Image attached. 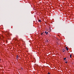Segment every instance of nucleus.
<instances>
[{"label": "nucleus", "mask_w": 74, "mask_h": 74, "mask_svg": "<svg viewBox=\"0 0 74 74\" xmlns=\"http://www.w3.org/2000/svg\"><path fill=\"white\" fill-rule=\"evenodd\" d=\"M45 42H46V43H48V40H45Z\"/></svg>", "instance_id": "f257e3e1"}, {"label": "nucleus", "mask_w": 74, "mask_h": 74, "mask_svg": "<svg viewBox=\"0 0 74 74\" xmlns=\"http://www.w3.org/2000/svg\"><path fill=\"white\" fill-rule=\"evenodd\" d=\"M66 49L67 51H69V49L68 48H67V47H66Z\"/></svg>", "instance_id": "f03ea898"}, {"label": "nucleus", "mask_w": 74, "mask_h": 74, "mask_svg": "<svg viewBox=\"0 0 74 74\" xmlns=\"http://www.w3.org/2000/svg\"><path fill=\"white\" fill-rule=\"evenodd\" d=\"M18 55H17V56H16V59H18L19 58H18Z\"/></svg>", "instance_id": "7ed1b4c3"}, {"label": "nucleus", "mask_w": 74, "mask_h": 74, "mask_svg": "<svg viewBox=\"0 0 74 74\" xmlns=\"http://www.w3.org/2000/svg\"><path fill=\"white\" fill-rule=\"evenodd\" d=\"M45 34H46V35H47L48 34V32H47V31L45 32Z\"/></svg>", "instance_id": "20e7f679"}, {"label": "nucleus", "mask_w": 74, "mask_h": 74, "mask_svg": "<svg viewBox=\"0 0 74 74\" xmlns=\"http://www.w3.org/2000/svg\"><path fill=\"white\" fill-rule=\"evenodd\" d=\"M38 22H41V20H38Z\"/></svg>", "instance_id": "39448f33"}, {"label": "nucleus", "mask_w": 74, "mask_h": 74, "mask_svg": "<svg viewBox=\"0 0 74 74\" xmlns=\"http://www.w3.org/2000/svg\"><path fill=\"white\" fill-rule=\"evenodd\" d=\"M64 60H66V58H64Z\"/></svg>", "instance_id": "423d86ee"}, {"label": "nucleus", "mask_w": 74, "mask_h": 74, "mask_svg": "<svg viewBox=\"0 0 74 74\" xmlns=\"http://www.w3.org/2000/svg\"><path fill=\"white\" fill-rule=\"evenodd\" d=\"M70 58H71V54L70 55Z\"/></svg>", "instance_id": "0eeeda50"}, {"label": "nucleus", "mask_w": 74, "mask_h": 74, "mask_svg": "<svg viewBox=\"0 0 74 74\" xmlns=\"http://www.w3.org/2000/svg\"><path fill=\"white\" fill-rule=\"evenodd\" d=\"M65 63H68V62H65Z\"/></svg>", "instance_id": "6e6552de"}, {"label": "nucleus", "mask_w": 74, "mask_h": 74, "mask_svg": "<svg viewBox=\"0 0 74 74\" xmlns=\"http://www.w3.org/2000/svg\"><path fill=\"white\" fill-rule=\"evenodd\" d=\"M42 34H43V33H41V35H42Z\"/></svg>", "instance_id": "1a4fd4ad"}, {"label": "nucleus", "mask_w": 74, "mask_h": 74, "mask_svg": "<svg viewBox=\"0 0 74 74\" xmlns=\"http://www.w3.org/2000/svg\"><path fill=\"white\" fill-rule=\"evenodd\" d=\"M48 74H50V73L48 72Z\"/></svg>", "instance_id": "9d476101"}, {"label": "nucleus", "mask_w": 74, "mask_h": 74, "mask_svg": "<svg viewBox=\"0 0 74 74\" xmlns=\"http://www.w3.org/2000/svg\"><path fill=\"white\" fill-rule=\"evenodd\" d=\"M64 52V51H63V52Z\"/></svg>", "instance_id": "9b49d317"}, {"label": "nucleus", "mask_w": 74, "mask_h": 74, "mask_svg": "<svg viewBox=\"0 0 74 74\" xmlns=\"http://www.w3.org/2000/svg\"><path fill=\"white\" fill-rule=\"evenodd\" d=\"M49 30H50V31H51V29H50Z\"/></svg>", "instance_id": "f8f14e48"}, {"label": "nucleus", "mask_w": 74, "mask_h": 74, "mask_svg": "<svg viewBox=\"0 0 74 74\" xmlns=\"http://www.w3.org/2000/svg\"><path fill=\"white\" fill-rule=\"evenodd\" d=\"M1 60H0V61H1Z\"/></svg>", "instance_id": "ddd939ff"}]
</instances>
